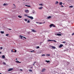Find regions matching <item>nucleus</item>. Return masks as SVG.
<instances>
[{
    "mask_svg": "<svg viewBox=\"0 0 74 74\" xmlns=\"http://www.w3.org/2000/svg\"><path fill=\"white\" fill-rule=\"evenodd\" d=\"M34 64H35V63L33 64V66H34Z\"/></svg>",
    "mask_w": 74,
    "mask_h": 74,
    "instance_id": "obj_48",
    "label": "nucleus"
},
{
    "mask_svg": "<svg viewBox=\"0 0 74 74\" xmlns=\"http://www.w3.org/2000/svg\"><path fill=\"white\" fill-rule=\"evenodd\" d=\"M24 16H27H27H27V14L24 15Z\"/></svg>",
    "mask_w": 74,
    "mask_h": 74,
    "instance_id": "obj_29",
    "label": "nucleus"
},
{
    "mask_svg": "<svg viewBox=\"0 0 74 74\" xmlns=\"http://www.w3.org/2000/svg\"><path fill=\"white\" fill-rule=\"evenodd\" d=\"M50 48L51 49H52V48H53V49H56V47L52 46H51Z\"/></svg>",
    "mask_w": 74,
    "mask_h": 74,
    "instance_id": "obj_1",
    "label": "nucleus"
},
{
    "mask_svg": "<svg viewBox=\"0 0 74 74\" xmlns=\"http://www.w3.org/2000/svg\"><path fill=\"white\" fill-rule=\"evenodd\" d=\"M73 35H74V33H73L72 34V36H73Z\"/></svg>",
    "mask_w": 74,
    "mask_h": 74,
    "instance_id": "obj_42",
    "label": "nucleus"
},
{
    "mask_svg": "<svg viewBox=\"0 0 74 74\" xmlns=\"http://www.w3.org/2000/svg\"><path fill=\"white\" fill-rule=\"evenodd\" d=\"M12 70H14V69L10 68V69H9L8 71H12Z\"/></svg>",
    "mask_w": 74,
    "mask_h": 74,
    "instance_id": "obj_5",
    "label": "nucleus"
},
{
    "mask_svg": "<svg viewBox=\"0 0 74 74\" xmlns=\"http://www.w3.org/2000/svg\"><path fill=\"white\" fill-rule=\"evenodd\" d=\"M32 32H34V33H36L37 32V31L34 30V29H31Z\"/></svg>",
    "mask_w": 74,
    "mask_h": 74,
    "instance_id": "obj_4",
    "label": "nucleus"
},
{
    "mask_svg": "<svg viewBox=\"0 0 74 74\" xmlns=\"http://www.w3.org/2000/svg\"><path fill=\"white\" fill-rule=\"evenodd\" d=\"M73 6H70L69 7V8H73Z\"/></svg>",
    "mask_w": 74,
    "mask_h": 74,
    "instance_id": "obj_24",
    "label": "nucleus"
},
{
    "mask_svg": "<svg viewBox=\"0 0 74 74\" xmlns=\"http://www.w3.org/2000/svg\"><path fill=\"white\" fill-rule=\"evenodd\" d=\"M25 12L26 13H29V11L28 10H25Z\"/></svg>",
    "mask_w": 74,
    "mask_h": 74,
    "instance_id": "obj_6",
    "label": "nucleus"
},
{
    "mask_svg": "<svg viewBox=\"0 0 74 74\" xmlns=\"http://www.w3.org/2000/svg\"><path fill=\"white\" fill-rule=\"evenodd\" d=\"M33 52H34V50H33Z\"/></svg>",
    "mask_w": 74,
    "mask_h": 74,
    "instance_id": "obj_51",
    "label": "nucleus"
},
{
    "mask_svg": "<svg viewBox=\"0 0 74 74\" xmlns=\"http://www.w3.org/2000/svg\"><path fill=\"white\" fill-rule=\"evenodd\" d=\"M45 23V22H44L43 23Z\"/></svg>",
    "mask_w": 74,
    "mask_h": 74,
    "instance_id": "obj_54",
    "label": "nucleus"
},
{
    "mask_svg": "<svg viewBox=\"0 0 74 74\" xmlns=\"http://www.w3.org/2000/svg\"><path fill=\"white\" fill-rule=\"evenodd\" d=\"M28 18H30V19H34V18L32 16H27Z\"/></svg>",
    "mask_w": 74,
    "mask_h": 74,
    "instance_id": "obj_2",
    "label": "nucleus"
},
{
    "mask_svg": "<svg viewBox=\"0 0 74 74\" xmlns=\"http://www.w3.org/2000/svg\"><path fill=\"white\" fill-rule=\"evenodd\" d=\"M23 1H25V0H26V1H27V0H23Z\"/></svg>",
    "mask_w": 74,
    "mask_h": 74,
    "instance_id": "obj_52",
    "label": "nucleus"
},
{
    "mask_svg": "<svg viewBox=\"0 0 74 74\" xmlns=\"http://www.w3.org/2000/svg\"><path fill=\"white\" fill-rule=\"evenodd\" d=\"M16 52V50H15V51H14V52Z\"/></svg>",
    "mask_w": 74,
    "mask_h": 74,
    "instance_id": "obj_43",
    "label": "nucleus"
},
{
    "mask_svg": "<svg viewBox=\"0 0 74 74\" xmlns=\"http://www.w3.org/2000/svg\"><path fill=\"white\" fill-rule=\"evenodd\" d=\"M45 62H47V63H49L50 62V61L46 60Z\"/></svg>",
    "mask_w": 74,
    "mask_h": 74,
    "instance_id": "obj_22",
    "label": "nucleus"
},
{
    "mask_svg": "<svg viewBox=\"0 0 74 74\" xmlns=\"http://www.w3.org/2000/svg\"><path fill=\"white\" fill-rule=\"evenodd\" d=\"M62 5V6H61V7H64V6H63L62 5Z\"/></svg>",
    "mask_w": 74,
    "mask_h": 74,
    "instance_id": "obj_45",
    "label": "nucleus"
},
{
    "mask_svg": "<svg viewBox=\"0 0 74 74\" xmlns=\"http://www.w3.org/2000/svg\"><path fill=\"white\" fill-rule=\"evenodd\" d=\"M20 37L21 38V39H22V38H24L25 39H26V38L24 36H22L21 35L20 36Z\"/></svg>",
    "mask_w": 74,
    "mask_h": 74,
    "instance_id": "obj_3",
    "label": "nucleus"
},
{
    "mask_svg": "<svg viewBox=\"0 0 74 74\" xmlns=\"http://www.w3.org/2000/svg\"><path fill=\"white\" fill-rule=\"evenodd\" d=\"M50 54H47V55L46 56H50Z\"/></svg>",
    "mask_w": 74,
    "mask_h": 74,
    "instance_id": "obj_18",
    "label": "nucleus"
},
{
    "mask_svg": "<svg viewBox=\"0 0 74 74\" xmlns=\"http://www.w3.org/2000/svg\"><path fill=\"white\" fill-rule=\"evenodd\" d=\"M25 6H26V7H31V6L30 5H25Z\"/></svg>",
    "mask_w": 74,
    "mask_h": 74,
    "instance_id": "obj_12",
    "label": "nucleus"
},
{
    "mask_svg": "<svg viewBox=\"0 0 74 74\" xmlns=\"http://www.w3.org/2000/svg\"><path fill=\"white\" fill-rule=\"evenodd\" d=\"M53 24H50L49 25L50 27V28H51V27H53Z\"/></svg>",
    "mask_w": 74,
    "mask_h": 74,
    "instance_id": "obj_7",
    "label": "nucleus"
},
{
    "mask_svg": "<svg viewBox=\"0 0 74 74\" xmlns=\"http://www.w3.org/2000/svg\"><path fill=\"white\" fill-rule=\"evenodd\" d=\"M20 70L21 71H23V70L22 69H20Z\"/></svg>",
    "mask_w": 74,
    "mask_h": 74,
    "instance_id": "obj_47",
    "label": "nucleus"
},
{
    "mask_svg": "<svg viewBox=\"0 0 74 74\" xmlns=\"http://www.w3.org/2000/svg\"><path fill=\"white\" fill-rule=\"evenodd\" d=\"M3 64H5V62H3Z\"/></svg>",
    "mask_w": 74,
    "mask_h": 74,
    "instance_id": "obj_34",
    "label": "nucleus"
},
{
    "mask_svg": "<svg viewBox=\"0 0 74 74\" xmlns=\"http://www.w3.org/2000/svg\"><path fill=\"white\" fill-rule=\"evenodd\" d=\"M11 51L12 52H14V50H11Z\"/></svg>",
    "mask_w": 74,
    "mask_h": 74,
    "instance_id": "obj_27",
    "label": "nucleus"
},
{
    "mask_svg": "<svg viewBox=\"0 0 74 74\" xmlns=\"http://www.w3.org/2000/svg\"><path fill=\"white\" fill-rule=\"evenodd\" d=\"M7 5V4H6V3H4L3 4V5Z\"/></svg>",
    "mask_w": 74,
    "mask_h": 74,
    "instance_id": "obj_31",
    "label": "nucleus"
},
{
    "mask_svg": "<svg viewBox=\"0 0 74 74\" xmlns=\"http://www.w3.org/2000/svg\"><path fill=\"white\" fill-rule=\"evenodd\" d=\"M27 23H30V20H28L27 21Z\"/></svg>",
    "mask_w": 74,
    "mask_h": 74,
    "instance_id": "obj_28",
    "label": "nucleus"
},
{
    "mask_svg": "<svg viewBox=\"0 0 74 74\" xmlns=\"http://www.w3.org/2000/svg\"><path fill=\"white\" fill-rule=\"evenodd\" d=\"M53 41V40H47L48 42H49V41Z\"/></svg>",
    "mask_w": 74,
    "mask_h": 74,
    "instance_id": "obj_14",
    "label": "nucleus"
},
{
    "mask_svg": "<svg viewBox=\"0 0 74 74\" xmlns=\"http://www.w3.org/2000/svg\"><path fill=\"white\" fill-rule=\"evenodd\" d=\"M54 41V42H56V40H53V41Z\"/></svg>",
    "mask_w": 74,
    "mask_h": 74,
    "instance_id": "obj_35",
    "label": "nucleus"
},
{
    "mask_svg": "<svg viewBox=\"0 0 74 74\" xmlns=\"http://www.w3.org/2000/svg\"><path fill=\"white\" fill-rule=\"evenodd\" d=\"M0 74H2L1 73H0Z\"/></svg>",
    "mask_w": 74,
    "mask_h": 74,
    "instance_id": "obj_58",
    "label": "nucleus"
},
{
    "mask_svg": "<svg viewBox=\"0 0 74 74\" xmlns=\"http://www.w3.org/2000/svg\"><path fill=\"white\" fill-rule=\"evenodd\" d=\"M18 18H22V16H21L20 15H19L18 16Z\"/></svg>",
    "mask_w": 74,
    "mask_h": 74,
    "instance_id": "obj_16",
    "label": "nucleus"
},
{
    "mask_svg": "<svg viewBox=\"0 0 74 74\" xmlns=\"http://www.w3.org/2000/svg\"><path fill=\"white\" fill-rule=\"evenodd\" d=\"M31 33L30 32H27V34H30V33Z\"/></svg>",
    "mask_w": 74,
    "mask_h": 74,
    "instance_id": "obj_32",
    "label": "nucleus"
},
{
    "mask_svg": "<svg viewBox=\"0 0 74 74\" xmlns=\"http://www.w3.org/2000/svg\"><path fill=\"white\" fill-rule=\"evenodd\" d=\"M1 34H3L4 33V32L3 31H1Z\"/></svg>",
    "mask_w": 74,
    "mask_h": 74,
    "instance_id": "obj_23",
    "label": "nucleus"
},
{
    "mask_svg": "<svg viewBox=\"0 0 74 74\" xmlns=\"http://www.w3.org/2000/svg\"><path fill=\"white\" fill-rule=\"evenodd\" d=\"M36 63V62H34V63Z\"/></svg>",
    "mask_w": 74,
    "mask_h": 74,
    "instance_id": "obj_53",
    "label": "nucleus"
},
{
    "mask_svg": "<svg viewBox=\"0 0 74 74\" xmlns=\"http://www.w3.org/2000/svg\"><path fill=\"white\" fill-rule=\"evenodd\" d=\"M38 48H40V47H39V46H37L36 47V49H38Z\"/></svg>",
    "mask_w": 74,
    "mask_h": 74,
    "instance_id": "obj_25",
    "label": "nucleus"
},
{
    "mask_svg": "<svg viewBox=\"0 0 74 74\" xmlns=\"http://www.w3.org/2000/svg\"><path fill=\"white\" fill-rule=\"evenodd\" d=\"M42 8H43L42 7H41L40 8H39L38 9H39V10H41L42 9Z\"/></svg>",
    "mask_w": 74,
    "mask_h": 74,
    "instance_id": "obj_15",
    "label": "nucleus"
},
{
    "mask_svg": "<svg viewBox=\"0 0 74 74\" xmlns=\"http://www.w3.org/2000/svg\"><path fill=\"white\" fill-rule=\"evenodd\" d=\"M13 5H14V7H16V6H15V4H13Z\"/></svg>",
    "mask_w": 74,
    "mask_h": 74,
    "instance_id": "obj_39",
    "label": "nucleus"
},
{
    "mask_svg": "<svg viewBox=\"0 0 74 74\" xmlns=\"http://www.w3.org/2000/svg\"><path fill=\"white\" fill-rule=\"evenodd\" d=\"M22 39H23V38H22Z\"/></svg>",
    "mask_w": 74,
    "mask_h": 74,
    "instance_id": "obj_60",
    "label": "nucleus"
},
{
    "mask_svg": "<svg viewBox=\"0 0 74 74\" xmlns=\"http://www.w3.org/2000/svg\"><path fill=\"white\" fill-rule=\"evenodd\" d=\"M45 56V54H43V55H42V56Z\"/></svg>",
    "mask_w": 74,
    "mask_h": 74,
    "instance_id": "obj_30",
    "label": "nucleus"
},
{
    "mask_svg": "<svg viewBox=\"0 0 74 74\" xmlns=\"http://www.w3.org/2000/svg\"><path fill=\"white\" fill-rule=\"evenodd\" d=\"M36 23H38V22H36Z\"/></svg>",
    "mask_w": 74,
    "mask_h": 74,
    "instance_id": "obj_57",
    "label": "nucleus"
},
{
    "mask_svg": "<svg viewBox=\"0 0 74 74\" xmlns=\"http://www.w3.org/2000/svg\"><path fill=\"white\" fill-rule=\"evenodd\" d=\"M45 70H46V69H45L44 68L42 69V70L41 71L42 72H44V71H45Z\"/></svg>",
    "mask_w": 74,
    "mask_h": 74,
    "instance_id": "obj_8",
    "label": "nucleus"
},
{
    "mask_svg": "<svg viewBox=\"0 0 74 74\" xmlns=\"http://www.w3.org/2000/svg\"><path fill=\"white\" fill-rule=\"evenodd\" d=\"M41 43H41H41H40V44H41Z\"/></svg>",
    "mask_w": 74,
    "mask_h": 74,
    "instance_id": "obj_61",
    "label": "nucleus"
},
{
    "mask_svg": "<svg viewBox=\"0 0 74 74\" xmlns=\"http://www.w3.org/2000/svg\"><path fill=\"white\" fill-rule=\"evenodd\" d=\"M8 29L9 30H12V29H9V28H8Z\"/></svg>",
    "mask_w": 74,
    "mask_h": 74,
    "instance_id": "obj_44",
    "label": "nucleus"
},
{
    "mask_svg": "<svg viewBox=\"0 0 74 74\" xmlns=\"http://www.w3.org/2000/svg\"><path fill=\"white\" fill-rule=\"evenodd\" d=\"M52 17H51V16H49L48 17H47V19H50V18H51Z\"/></svg>",
    "mask_w": 74,
    "mask_h": 74,
    "instance_id": "obj_13",
    "label": "nucleus"
},
{
    "mask_svg": "<svg viewBox=\"0 0 74 74\" xmlns=\"http://www.w3.org/2000/svg\"><path fill=\"white\" fill-rule=\"evenodd\" d=\"M16 63H21V62H19V61H18V60L16 61Z\"/></svg>",
    "mask_w": 74,
    "mask_h": 74,
    "instance_id": "obj_10",
    "label": "nucleus"
},
{
    "mask_svg": "<svg viewBox=\"0 0 74 74\" xmlns=\"http://www.w3.org/2000/svg\"><path fill=\"white\" fill-rule=\"evenodd\" d=\"M25 21H27V19H25Z\"/></svg>",
    "mask_w": 74,
    "mask_h": 74,
    "instance_id": "obj_40",
    "label": "nucleus"
},
{
    "mask_svg": "<svg viewBox=\"0 0 74 74\" xmlns=\"http://www.w3.org/2000/svg\"><path fill=\"white\" fill-rule=\"evenodd\" d=\"M63 4H64V3H63Z\"/></svg>",
    "mask_w": 74,
    "mask_h": 74,
    "instance_id": "obj_56",
    "label": "nucleus"
},
{
    "mask_svg": "<svg viewBox=\"0 0 74 74\" xmlns=\"http://www.w3.org/2000/svg\"><path fill=\"white\" fill-rule=\"evenodd\" d=\"M57 36H61L62 34H57Z\"/></svg>",
    "mask_w": 74,
    "mask_h": 74,
    "instance_id": "obj_11",
    "label": "nucleus"
},
{
    "mask_svg": "<svg viewBox=\"0 0 74 74\" xmlns=\"http://www.w3.org/2000/svg\"><path fill=\"white\" fill-rule=\"evenodd\" d=\"M42 23H39V24H41Z\"/></svg>",
    "mask_w": 74,
    "mask_h": 74,
    "instance_id": "obj_46",
    "label": "nucleus"
},
{
    "mask_svg": "<svg viewBox=\"0 0 74 74\" xmlns=\"http://www.w3.org/2000/svg\"><path fill=\"white\" fill-rule=\"evenodd\" d=\"M63 43H64V44H65V43H66V42L64 41V42H62Z\"/></svg>",
    "mask_w": 74,
    "mask_h": 74,
    "instance_id": "obj_41",
    "label": "nucleus"
},
{
    "mask_svg": "<svg viewBox=\"0 0 74 74\" xmlns=\"http://www.w3.org/2000/svg\"><path fill=\"white\" fill-rule=\"evenodd\" d=\"M16 60H18V59L17 58H16Z\"/></svg>",
    "mask_w": 74,
    "mask_h": 74,
    "instance_id": "obj_50",
    "label": "nucleus"
},
{
    "mask_svg": "<svg viewBox=\"0 0 74 74\" xmlns=\"http://www.w3.org/2000/svg\"><path fill=\"white\" fill-rule=\"evenodd\" d=\"M30 52H33V51H31Z\"/></svg>",
    "mask_w": 74,
    "mask_h": 74,
    "instance_id": "obj_49",
    "label": "nucleus"
},
{
    "mask_svg": "<svg viewBox=\"0 0 74 74\" xmlns=\"http://www.w3.org/2000/svg\"><path fill=\"white\" fill-rule=\"evenodd\" d=\"M59 3V2L58 1H56V4H58Z\"/></svg>",
    "mask_w": 74,
    "mask_h": 74,
    "instance_id": "obj_21",
    "label": "nucleus"
},
{
    "mask_svg": "<svg viewBox=\"0 0 74 74\" xmlns=\"http://www.w3.org/2000/svg\"><path fill=\"white\" fill-rule=\"evenodd\" d=\"M53 27H55V25H54L53 24Z\"/></svg>",
    "mask_w": 74,
    "mask_h": 74,
    "instance_id": "obj_36",
    "label": "nucleus"
},
{
    "mask_svg": "<svg viewBox=\"0 0 74 74\" xmlns=\"http://www.w3.org/2000/svg\"><path fill=\"white\" fill-rule=\"evenodd\" d=\"M39 5H43L42 4H40Z\"/></svg>",
    "mask_w": 74,
    "mask_h": 74,
    "instance_id": "obj_37",
    "label": "nucleus"
},
{
    "mask_svg": "<svg viewBox=\"0 0 74 74\" xmlns=\"http://www.w3.org/2000/svg\"><path fill=\"white\" fill-rule=\"evenodd\" d=\"M63 4V3L62 2H60L59 3V5H62V4Z\"/></svg>",
    "mask_w": 74,
    "mask_h": 74,
    "instance_id": "obj_17",
    "label": "nucleus"
},
{
    "mask_svg": "<svg viewBox=\"0 0 74 74\" xmlns=\"http://www.w3.org/2000/svg\"><path fill=\"white\" fill-rule=\"evenodd\" d=\"M9 35V34H6V36H7V37H8V35Z\"/></svg>",
    "mask_w": 74,
    "mask_h": 74,
    "instance_id": "obj_26",
    "label": "nucleus"
},
{
    "mask_svg": "<svg viewBox=\"0 0 74 74\" xmlns=\"http://www.w3.org/2000/svg\"><path fill=\"white\" fill-rule=\"evenodd\" d=\"M63 46V45L62 44H60V45L59 46V48H62V47Z\"/></svg>",
    "mask_w": 74,
    "mask_h": 74,
    "instance_id": "obj_9",
    "label": "nucleus"
},
{
    "mask_svg": "<svg viewBox=\"0 0 74 74\" xmlns=\"http://www.w3.org/2000/svg\"><path fill=\"white\" fill-rule=\"evenodd\" d=\"M29 71H32V69L29 70Z\"/></svg>",
    "mask_w": 74,
    "mask_h": 74,
    "instance_id": "obj_38",
    "label": "nucleus"
},
{
    "mask_svg": "<svg viewBox=\"0 0 74 74\" xmlns=\"http://www.w3.org/2000/svg\"><path fill=\"white\" fill-rule=\"evenodd\" d=\"M31 69H32V67H31Z\"/></svg>",
    "mask_w": 74,
    "mask_h": 74,
    "instance_id": "obj_59",
    "label": "nucleus"
},
{
    "mask_svg": "<svg viewBox=\"0 0 74 74\" xmlns=\"http://www.w3.org/2000/svg\"><path fill=\"white\" fill-rule=\"evenodd\" d=\"M2 58L3 59H4L5 58V56L4 55L2 56Z\"/></svg>",
    "mask_w": 74,
    "mask_h": 74,
    "instance_id": "obj_20",
    "label": "nucleus"
},
{
    "mask_svg": "<svg viewBox=\"0 0 74 74\" xmlns=\"http://www.w3.org/2000/svg\"><path fill=\"white\" fill-rule=\"evenodd\" d=\"M0 53H1V52H0Z\"/></svg>",
    "mask_w": 74,
    "mask_h": 74,
    "instance_id": "obj_55",
    "label": "nucleus"
},
{
    "mask_svg": "<svg viewBox=\"0 0 74 74\" xmlns=\"http://www.w3.org/2000/svg\"><path fill=\"white\" fill-rule=\"evenodd\" d=\"M0 49H3V47H1L0 48Z\"/></svg>",
    "mask_w": 74,
    "mask_h": 74,
    "instance_id": "obj_33",
    "label": "nucleus"
},
{
    "mask_svg": "<svg viewBox=\"0 0 74 74\" xmlns=\"http://www.w3.org/2000/svg\"><path fill=\"white\" fill-rule=\"evenodd\" d=\"M32 13H33V14H34V13H35V11L34 10H32Z\"/></svg>",
    "mask_w": 74,
    "mask_h": 74,
    "instance_id": "obj_19",
    "label": "nucleus"
}]
</instances>
